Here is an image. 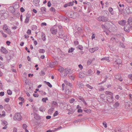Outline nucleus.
I'll return each mask as SVG.
<instances>
[{"label": "nucleus", "mask_w": 132, "mask_h": 132, "mask_svg": "<svg viewBox=\"0 0 132 132\" xmlns=\"http://www.w3.org/2000/svg\"><path fill=\"white\" fill-rule=\"evenodd\" d=\"M27 126L25 124H23L22 125V127L24 130L27 129Z\"/></svg>", "instance_id": "41"}, {"label": "nucleus", "mask_w": 132, "mask_h": 132, "mask_svg": "<svg viewBox=\"0 0 132 132\" xmlns=\"http://www.w3.org/2000/svg\"><path fill=\"white\" fill-rule=\"evenodd\" d=\"M97 20L99 21L105 22L108 21V18L107 17L104 16H101L98 18Z\"/></svg>", "instance_id": "2"}, {"label": "nucleus", "mask_w": 132, "mask_h": 132, "mask_svg": "<svg viewBox=\"0 0 132 132\" xmlns=\"http://www.w3.org/2000/svg\"><path fill=\"white\" fill-rule=\"evenodd\" d=\"M51 2L50 1H49L47 3V6L48 7H50L51 6Z\"/></svg>", "instance_id": "60"}, {"label": "nucleus", "mask_w": 132, "mask_h": 132, "mask_svg": "<svg viewBox=\"0 0 132 132\" xmlns=\"http://www.w3.org/2000/svg\"><path fill=\"white\" fill-rule=\"evenodd\" d=\"M108 10L111 14L112 15H113L114 14V13L113 12V9L111 7H110L109 8Z\"/></svg>", "instance_id": "20"}, {"label": "nucleus", "mask_w": 132, "mask_h": 132, "mask_svg": "<svg viewBox=\"0 0 132 132\" xmlns=\"http://www.w3.org/2000/svg\"><path fill=\"white\" fill-rule=\"evenodd\" d=\"M54 109V107H52L48 111V113L50 114H51L53 112Z\"/></svg>", "instance_id": "18"}, {"label": "nucleus", "mask_w": 132, "mask_h": 132, "mask_svg": "<svg viewBox=\"0 0 132 132\" xmlns=\"http://www.w3.org/2000/svg\"><path fill=\"white\" fill-rule=\"evenodd\" d=\"M8 123L7 122L5 121V120H3L2 121V125H3L5 126H7L8 125Z\"/></svg>", "instance_id": "30"}, {"label": "nucleus", "mask_w": 132, "mask_h": 132, "mask_svg": "<svg viewBox=\"0 0 132 132\" xmlns=\"http://www.w3.org/2000/svg\"><path fill=\"white\" fill-rule=\"evenodd\" d=\"M98 47H95L94 48H92L89 50V51L91 53H93L95 51L97 50H98Z\"/></svg>", "instance_id": "12"}, {"label": "nucleus", "mask_w": 132, "mask_h": 132, "mask_svg": "<svg viewBox=\"0 0 132 132\" xmlns=\"http://www.w3.org/2000/svg\"><path fill=\"white\" fill-rule=\"evenodd\" d=\"M45 74V72L43 71H42L40 73V75H43Z\"/></svg>", "instance_id": "64"}, {"label": "nucleus", "mask_w": 132, "mask_h": 132, "mask_svg": "<svg viewBox=\"0 0 132 132\" xmlns=\"http://www.w3.org/2000/svg\"><path fill=\"white\" fill-rule=\"evenodd\" d=\"M57 105V103L56 102L53 101L52 103V107H54L55 106H56Z\"/></svg>", "instance_id": "28"}, {"label": "nucleus", "mask_w": 132, "mask_h": 132, "mask_svg": "<svg viewBox=\"0 0 132 132\" xmlns=\"http://www.w3.org/2000/svg\"><path fill=\"white\" fill-rule=\"evenodd\" d=\"M50 30L52 34L55 35L57 33V29L56 27L55 26H54L50 28Z\"/></svg>", "instance_id": "3"}, {"label": "nucleus", "mask_w": 132, "mask_h": 132, "mask_svg": "<svg viewBox=\"0 0 132 132\" xmlns=\"http://www.w3.org/2000/svg\"><path fill=\"white\" fill-rule=\"evenodd\" d=\"M42 40L43 41H45L46 39L45 35L43 33L42 34Z\"/></svg>", "instance_id": "26"}, {"label": "nucleus", "mask_w": 132, "mask_h": 132, "mask_svg": "<svg viewBox=\"0 0 132 132\" xmlns=\"http://www.w3.org/2000/svg\"><path fill=\"white\" fill-rule=\"evenodd\" d=\"M39 51L40 53H44L45 52V51L44 49H40L39 50Z\"/></svg>", "instance_id": "39"}, {"label": "nucleus", "mask_w": 132, "mask_h": 132, "mask_svg": "<svg viewBox=\"0 0 132 132\" xmlns=\"http://www.w3.org/2000/svg\"><path fill=\"white\" fill-rule=\"evenodd\" d=\"M31 31L30 30L28 29L27 30V34H28L30 35L31 33Z\"/></svg>", "instance_id": "54"}, {"label": "nucleus", "mask_w": 132, "mask_h": 132, "mask_svg": "<svg viewBox=\"0 0 132 132\" xmlns=\"http://www.w3.org/2000/svg\"><path fill=\"white\" fill-rule=\"evenodd\" d=\"M115 78L116 79H118L120 81H122V79L121 78V76L120 75L118 74L117 75H116L115 76Z\"/></svg>", "instance_id": "14"}, {"label": "nucleus", "mask_w": 132, "mask_h": 132, "mask_svg": "<svg viewBox=\"0 0 132 132\" xmlns=\"http://www.w3.org/2000/svg\"><path fill=\"white\" fill-rule=\"evenodd\" d=\"M64 82L66 85L70 87H72V85L71 83L66 80L64 81Z\"/></svg>", "instance_id": "17"}, {"label": "nucleus", "mask_w": 132, "mask_h": 132, "mask_svg": "<svg viewBox=\"0 0 132 132\" xmlns=\"http://www.w3.org/2000/svg\"><path fill=\"white\" fill-rule=\"evenodd\" d=\"M126 13L129 14L132 13V7H126L125 9Z\"/></svg>", "instance_id": "4"}, {"label": "nucleus", "mask_w": 132, "mask_h": 132, "mask_svg": "<svg viewBox=\"0 0 132 132\" xmlns=\"http://www.w3.org/2000/svg\"><path fill=\"white\" fill-rule=\"evenodd\" d=\"M46 8L44 7H42L40 9L41 11L43 13H45L46 12Z\"/></svg>", "instance_id": "19"}, {"label": "nucleus", "mask_w": 132, "mask_h": 132, "mask_svg": "<svg viewBox=\"0 0 132 132\" xmlns=\"http://www.w3.org/2000/svg\"><path fill=\"white\" fill-rule=\"evenodd\" d=\"M127 22L129 25H132V18H129Z\"/></svg>", "instance_id": "21"}, {"label": "nucleus", "mask_w": 132, "mask_h": 132, "mask_svg": "<svg viewBox=\"0 0 132 132\" xmlns=\"http://www.w3.org/2000/svg\"><path fill=\"white\" fill-rule=\"evenodd\" d=\"M131 26H125L124 27V30L125 31L127 32H129L130 31V29L131 28Z\"/></svg>", "instance_id": "13"}, {"label": "nucleus", "mask_w": 132, "mask_h": 132, "mask_svg": "<svg viewBox=\"0 0 132 132\" xmlns=\"http://www.w3.org/2000/svg\"><path fill=\"white\" fill-rule=\"evenodd\" d=\"M78 48L79 50H83V47L82 46L79 45L78 46Z\"/></svg>", "instance_id": "49"}, {"label": "nucleus", "mask_w": 132, "mask_h": 132, "mask_svg": "<svg viewBox=\"0 0 132 132\" xmlns=\"http://www.w3.org/2000/svg\"><path fill=\"white\" fill-rule=\"evenodd\" d=\"M120 61V59H118L117 60L113 63V64L114 66H116V65H117L118 62Z\"/></svg>", "instance_id": "34"}, {"label": "nucleus", "mask_w": 132, "mask_h": 132, "mask_svg": "<svg viewBox=\"0 0 132 132\" xmlns=\"http://www.w3.org/2000/svg\"><path fill=\"white\" fill-rule=\"evenodd\" d=\"M20 11L21 12H23L25 11V10L23 7H21L20 9Z\"/></svg>", "instance_id": "57"}, {"label": "nucleus", "mask_w": 132, "mask_h": 132, "mask_svg": "<svg viewBox=\"0 0 132 132\" xmlns=\"http://www.w3.org/2000/svg\"><path fill=\"white\" fill-rule=\"evenodd\" d=\"M64 70V69L62 67H60L58 69V70L61 73H62Z\"/></svg>", "instance_id": "22"}, {"label": "nucleus", "mask_w": 132, "mask_h": 132, "mask_svg": "<svg viewBox=\"0 0 132 132\" xmlns=\"http://www.w3.org/2000/svg\"><path fill=\"white\" fill-rule=\"evenodd\" d=\"M75 101V99L73 98H72L70 100V103H73Z\"/></svg>", "instance_id": "55"}, {"label": "nucleus", "mask_w": 132, "mask_h": 132, "mask_svg": "<svg viewBox=\"0 0 132 132\" xmlns=\"http://www.w3.org/2000/svg\"><path fill=\"white\" fill-rule=\"evenodd\" d=\"M74 49V48H73L72 47H71L70 49H69L68 52L69 53L72 52L73 51Z\"/></svg>", "instance_id": "43"}, {"label": "nucleus", "mask_w": 132, "mask_h": 132, "mask_svg": "<svg viewBox=\"0 0 132 132\" xmlns=\"http://www.w3.org/2000/svg\"><path fill=\"white\" fill-rule=\"evenodd\" d=\"M9 35H10L11 34V32L10 31V30L8 29L6 31H5Z\"/></svg>", "instance_id": "38"}, {"label": "nucleus", "mask_w": 132, "mask_h": 132, "mask_svg": "<svg viewBox=\"0 0 132 132\" xmlns=\"http://www.w3.org/2000/svg\"><path fill=\"white\" fill-rule=\"evenodd\" d=\"M79 67L80 68L81 70L83 68L81 64H79L78 65Z\"/></svg>", "instance_id": "61"}, {"label": "nucleus", "mask_w": 132, "mask_h": 132, "mask_svg": "<svg viewBox=\"0 0 132 132\" xmlns=\"http://www.w3.org/2000/svg\"><path fill=\"white\" fill-rule=\"evenodd\" d=\"M48 100V98L47 97H45L44 98H43L42 99V101L45 103L46 102V101Z\"/></svg>", "instance_id": "35"}, {"label": "nucleus", "mask_w": 132, "mask_h": 132, "mask_svg": "<svg viewBox=\"0 0 132 132\" xmlns=\"http://www.w3.org/2000/svg\"><path fill=\"white\" fill-rule=\"evenodd\" d=\"M0 51L2 53L4 54H6L7 53H8V51L3 46L1 47V49H0Z\"/></svg>", "instance_id": "6"}, {"label": "nucleus", "mask_w": 132, "mask_h": 132, "mask_svg": "<svg viewBox=\"0 0 132 132\" xmlns=\"http://www.w3.org/2000/svg\"><path fill=\"white\" fill-rule=\"evenodd\" d=\"M119 105V104L118 102H116L115 104L113 105V107L114 108H116L118 107Z\"/></svg>", "instance_id": "31"}, {"label": "nucleus", "mask_w": 132, "mask_h": 132, "mask_svg": "<svg viewBox=\"0 0 132 132\" xmlns=\"http://www.w3.org/2000/svg\"><path fill=\"white\" fill-rule=\"evenodd\" d=\"M13 7L14 10L18 9L19 7V5L18 3H15L13 4Z\"/></svg>", "instance_id": "10"}, {"label": "nucleus", "mask_w": 132, "mask_h": 132, "mask_svg": "<svg viewBox=\"0 0 132 132\" xmlns=\"http://www.w3.org/2000/svg\"><path fill=\"white\" fill-rule=\"evenodd\" d=\"M4 92H0V96H3L4 95Z\"/></svg>", "instance_id": "56"}, {"label": "nucleus", "mask_w": 132, "mask_h": 132, "mask_svg": "<svg viewBox=\"0 0 132 132\" xmlns=\"http://www.w3.org/2000/svg\"><path fill=\"white\" fill-rule=\"evenodd\" d=\"M103 125L104 126V127L106 128H107V123H106L105 122H103Z\"/></svg>", "instance_id": "51"}, {"label": "nucleus", "mask_w": 132, "mask_h": 132, "mask_svg": "<svg viewBox=\"0 0 132 132\" xmlns=\"http://www.w3.org/2000/svg\"><path fill=\"white\" fill-rule=\"evenodd\" d=\"M22 117L19 113H16L13 117V119L14 120L20 121L22 119Z\"/></svg>", "instance_id": "1"}, {"label": "nucleus", "mask_w": 132, "mask_h": 132, "mask_svg": "<svg viewBox=\"0 0 132 132\" xmlns=\"http://www.w3.org/2000/svg\"><path fill=\"white\" fill-rule=\"evenodd\" d=\"M0 67L4 69V66L3 65L2 62L0 61Z\"/></svg>", "instance_id": "44"}, {"label": "nucleus", "mask_w": 132, "mask_h": 132, "mask_svg": "<svg viewBox=\"0 0 132 132\" xmlns=\"http://www.w3.org/2000/svg\"><path fill=\"white\" fill-rule=\"evenodd\" d=\"M5 116V112L4 111L2 112V114H0V118H3Z\"/></svg>", "instance_id": "25"}, {"label": "nucleus", "mask_w": 132, "mask_h": 132, "mask_svg": "<svg viewBox=\"0 0 132 132\" xmlns=\"http://www.w3.org/2000/svg\"><path fill=\"white\" fill-rule=\"evenodd\" d=\"M84 74L82 73H79V77L80 78H82L83 77Z\"/></svg>", "instance_id": "45"}, {"label": "nucleus", "mask_w": 132, "mask_h": 132, "mask_svg": "<svg viewBox=\"0 0 132 132\" xmlns=\"http://www.w3.org/2000/svg\"><path fill=\"white\" fill-rule=\"evenodd\" d=\"M78 85L79 88H82L84 87L83 84L80 82L78 83Z\"/></svg>", "instance_id": "33"}, {"label": "nucleus", "mask_w": 132, "mask_h": 132, "mask_svg": "<svg viewBox=\"0 0 132 132\" xmlns=\"http://www.w3.org/2000/svg\"><path fill=\"white\" fill-rule=\"evenodd\" d=\"M126 23V21L124 20H122L119 22V23L120 25L123 26Z\"/></svg>", "instance_id": "15"}, {"label": "nucleus", "mask_w": 132, "mask_h": 132, "mask_svg": "<svg viewBox=\"0 0 132 132\" xmlns=\"http://www.w3.org/2000/svg\"><path fill=\"white\" fill-rule=\"evenodd\" d=\"M58 114L59 113H58V111H56L53 114V116L54 117L56 116L57 115H58Z\"/></svg>", "instance_id": "52"}, {"label": "nucleus", "mask_w": 132, "mask_h": 132, "mask_svg": "<svg viewBox=\"0 0 132 132\" xmlns=\"http://www.w3.org/2000/svg\"><path fill=\"white\" fill-rule=\"evenodd\" d=\"M39 2L40 0H34L33 1V4L36 6H37L39 5Z\"/></svg>", "instance_id": "9"}, {"label": "nucleus", "mask_w": 132, "mask_h": 132, "mask_svg": "<svg viewBox=\"0 0 132 132\" xmlns=\"http://www.w3.org/2000/svg\"><path fill=\"white\" fill-rule=\"evenodd\" d=\"M78 31V34L80 35L83 32L82 29L80 28H78L77 29Z\"/></svg>", "instance_id": "23"}, {"label": "nucleus", "mask_w": 132, "mask_h": 132, "mask_svg": "<svg viewBox=\"0 0 132 132\" xmlns=\"http://www.w3.org/2000/svg\"><path fill=\"white\" fill-rule=\"evenodd\" d=\"M108 78V77H107V76H106L105 78V79H104V81H102L100 83H99L98 84L99 85H100L102 83H104V82H105L106 81V80H107V79Z\"/></svg>", "instance_id": "37"}, {"label": "nucleus", "mask_w": 132, "mask_h": 132, "mask_svg": "<svg viewBox=\"0 0 132 132\" xmlns=\"http://www.w3.org/2000/svg\"><path fill=\"white\" fill-rule=\"evenodd\" d=\"M8 26L6 24H5L3 26V29L4 31H6L8 29Z\"/></svg>", "instance_id": "27"}, {"label": "nucleus", "mask_w": 132, "mask_h": 132, "mask_svg": "<svg viewBox=\"0 0 132 132\" xmlns=\"http://www.w3.org/2000/svg\"><path fill=\"white\" fill-rule=\"evenodd\" d=\"M50 11H52L54 12L55 11V9L53 7H51L50 9Z\"/></svg>", "instance_id": "47"}, {"label": "nucleus", "mask_w": 132, "mask_h": 132, "mask_svg": "<svg viewBox=\"0 0 132 132\" xmlns=\"http://www.w3.org/2000/svg\"><path fill=\"white\" fill-rule=\"evenodd\" d=\"M19 99L20 100H21L22 102L24 101V98L22 97H20L19 98Z\"/></svg>", "instance_id": "53"}, {"label": "nucleus", "mask_w": 132, "mask_h": 132, "mask_svg": "<svg viewBox=\"0 0 132 132\" xmlns=\"http://www.w3.org/2000/svg\"><path fill=\"white\" fill-rule=\"evenodd\" d=\"M5 18H5V17H4V16L3 15H2L1 17V19L2 20L4 19Z\"/></svg>", "instance_id": "62"}, {"label": "nucleus", "mask_w": 132, "mask_h": 132, "mask_svg": "<svg viewBox=\"0 0 132 132\" xmlns=\"http://www.w3.org/2000/svg\"><path fill=\"white\" fill-rule=\"evenodd\" d=\"M39 110L40 111L43 112L45 110V108L44 106H42L39 108Z\"/></svg>", "instance_id": "24"}, {"label": "nucleus", "mask_w": 132, "mask_h": 132, "mask_svg": "<svg viewBox=\"0 0 132 132\" xmlns=\"http://www.w3.org/2000/svg\"><path fill=\"white\" fill-rule=\"evenodd\" d=\"M105 94H109V95H112L113 94V93H111V92H109V91H106L105 92Z\"/></svg>", "instance_id": "40"}, {"label": "nucleus", "mask_w": 132, "mask_h": 132, "mask_svg": "<svg viewBox=\"0 0 132 132\" xmlns=\"http://www.w3.org/2000/svg\"><path fill=\"white\" fill-rule=\"evenodd\" d=\"M87 87L90 89H93V87L90 85L89 84H87L86 85Z\"/></svg>", "instance_id": "48"}, {"label": "nucleus", "mask_w": 132, "mask_h": 132, "mask_svg": "<svg viewBox=\"0 0 132 132\" xmlns=\"http://www.w3.org/2000/svg\"><path fill=\"white\" fill-rule=\"evenodd\" d=\"M117 35H114L113 37H112L111 38L110 40L113 42L118 43L119 41V39L117 37Z\"/></svg>", "instance_id": "5"}, {"label": "nucleus", "mask_w": 132, "mask_h": 132, "mask_svg": "<svg viewBox=\"0 0 132 132\" xmlns=\"http://www.w3.org/2000/svg\"><path fill=\"white\" fill-rule=\"evenodd\" d=\"M93 71L91 70H88L86 73V75L87 76H89L91 75L93 73Z\"/></svg>", "instance_id": "16"}, {"label": "nucleus", "mask_w": 132, "mask_h": 132, "mask_svg": "<svg viewBox=\"0 0 132 132\" xmlns=\"http://www.w3.org/2000/svg\"><path fill=\"white\" fill-rule=\"evenodd\" d=\"M45 82H46V84L50 87L51 88L52 87V85L51 84L50 82H47L46 81Z\"/></svg>", "instance_id": "42"}, {"label": "nucleus", "mask_w": 132, "mask_h": 132, "mask_svg": "<svg viewBox=\"0 0 132 132\" xmlns=\"http://www.w3.org/2000/svg\"><path fill=\"white\" fill-rule=\"evenodd\" d=\"M128 77L131 80H132V74L129 75Z\"/></svg>", "instance_id": "59"}, {"label": "nucleus", "mask_w": 132, "mask_h": 132, "mask_svg": "<svg viewBox=\"0 0 132 132\" xmlns=\"http://www.w3.org/2000/svg\"><path fill=\"white\" fill-rule=\"evenodd\" d=\"M59 34L60 36H63V33L62 31L60 30L59 32Z\"/></svg>", "instance_id": "50"}, {"label": "nucleus", "mask_w": 132, "mask_h": 132, "mask_svg": "<svg viewBox=\"0 0 132 132\" xmlns=\"http://www.w3.org/2000/svg\"><path fill=\"white\" fill-rule=\"evenodd\" d=\"M7 93L8 95H11L12 94V92L10 89H9L7 90Z\"/></svg>", "instance_id": "36"}, {"label": "nucleus", "mask_w": 132, "mask_h": 132, "mask_svg": "<svg viewBox=\"0 0 132 132\" xmlns=\"http://www.w3.org/2000/svg\"><path fill=\"white\" fill-rule=\"evenodd\" d=\"M69 112L68 113V114H72L74 112L73 111L72 108H70L68 109Z\"/></svg>", "instance_id": "29"}, {"label": "nucleus", "mask_w": 132, "mask_h": 132, "mask_svg": "<svg viewBox=\"0 0 132 132\" xmlns=\"http://www.w3.org/2000/svg\"><path fill=\"white\" fill-rule=\"evenodd\" d=\"M92 60H88L87 62L88 65H89L92 62Z\"/></svg>", "instance_id": "46"}, {"label": "nucleus", "mask_w": 132, "mask_h": 132, "mask_svg": "<svg viewBox=\"0 0 132 132\" xmlns=\"http://www.w3.org/2000/svg\"><path fill=\"white\" fill-rule=\"evenodd\" d=\"M69 72V71L66 69H65L64 71V75H63V73H62L60 74V75L63 78L67 76V75L68 74Z\"/></svg>", "instance_id": "11"}, {"label": "nucleus", "mask_w": 132, "mask_h": 132, "mask_svg": "<svg viewBox=\"0 0 132 132\" xmlns=\"http://www.w3.org/2000/svg\"><path fill=\"white\" fill-rule=\"evenodd\" d=\"M9 100H10V99L9 98H6L4 100H5V102H8L9 101Z\"/></svg>", "instance_id": "58"}, {"label": "nucleus", "mask_w": 132, "mask_h": 132, "mask_svg": "<svg viewBox=\"0 0 132 132\" xmlns=\"http://www.w3.org/2000/svg\"><path fill=\"white\" fill-rule=\"evenodd\" d=\"M101 60H105L108 62H109L110 60L109 59V58L108 57H104L102 58L101 59Z\"/></svg>", "instance_id": "32"}, {"label": "nucleus", "mask_w": 132, "mask_h": 132, "mask_svg": "<svg viewBox=\"0 0 132 132\" xmlns=\"http://www.w3.org/2000/svg\"><path fill=\"white\" fill-rule=\"evenodd\" d=\"M73 2L74 1H73V2H70L67 4H65L64 5V7H66L68 6H72L73 5Z\"/></svg>", "instance_id": "8"}, {"label": "nucleus", "mask_w": 132, "mask_h": 132, "mask_svg": "<svg viewBox=\"0 0 132 132\" xmlns=\"http://www.w3.org/2000/svg\"><path fill=\"white\" fill-rule=\"evenodd\" d=\"M26 18L24 21V23H29L31 15L30 14H27L26 15Z\"/></svg>", "instance_id": "7"}, {"label": "nucleus", "mask_w": 132, "mask_h": 132, "mask_svg": "<svg viewBox=\"0 0 132 132\" xmlns=\"http://www.w3.org/2000/svg\"><path fill=\"white\" fill-rule=\"evenodd\" d=\"M101 27L103 29H105L106 28L105 26L104 25L102 24L101 25Z\"/></svg>", "instance_id": "63"}]
</instances>
